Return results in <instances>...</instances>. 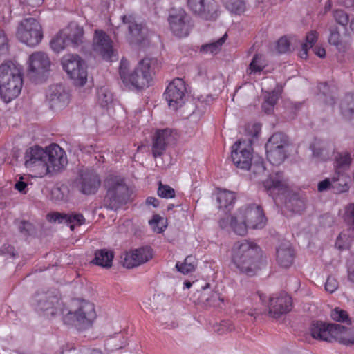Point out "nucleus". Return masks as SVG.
<instances>
[{"mask_svg": "<svg viewBox=\"0 0 354 354\" xmlns=\"http://www.w3.org/2000/svg\"><path fill=\"white\" fill-rule=\"evenodd\" d=\"M196 266V258L193 256H187L183 262L178 261L175 267L178 272L183 274H187L194 272Z\"/></svg>", "mask_w": 354, "mask_h": 354, "instance_id": "obj_37", "label": "nucleus"}, {"mask_svg": "<svg viewBox=\"0 0 354 354\" xmlns=\"http://www.w3.org/2000/svg\"><path fill=\"white\" fill-rule=\"evenodd\" d=\"M23 85L21 68L12 62L0 66V95L6 103L16 98Z\"/></svg>", "mask_w": 354, "mask_h": 354, "instance_id": "obj_2", "label": "nucleus"}, {"mask_svg": "<svg viewBox=\"0 0 354 354\" xmlns=\"http://www.w3.org/2000/svg\"><path fill=\"white\" fill-rule=\"evenodd\" d=\"M49 216L50 221L68 224L71 230H74L75 226L81 225L85 222L83 215L77 213L62 214L55 212L50 214Z\"/></svg>", "mask_w": 354, "mask_h": 354, "instance_id": "obj_26", "label": "nucleus"}, {"mask_svg": "<svg viewBox=\"0 0 354 354\" xmlns=\"http://www.w3.org/2000/svg\"><path fill=\"white\" fill-rule=\"evenodd\" d=\"M338 287V282L337 280L331 277H328L325 283V290L330 292H334Z\"/></svg>", "mask_w": 354, "mask_h": 354, "instance_id": "obj_58", "label": "nucleus"}, {"mask_svg": "<svg viewBox=\"0 0 354 354\" xmlns=\"http://www.w3.org/2000/svg\"><path fill=\"white\" fill-rule=\"evenodd\" d=\"M93 50L103 59L112 61L114 50L112 41L102 30H95L93 38Z\"/></svg>", "mask_w": 354, "mask_h": 354, "instance_id": "obj_20", "label": "nucleus"}, {"mask_svg": "<svg viewBox=\"0 0 354 354\" xmlns=\"http://www.w3.org/2000/svg\"><path fill=\"white\" fill-rule=\"evenodd\" d=\"M8 52L7 38L2 30L0 29V56Z\"/></svg>", "mask_w": 354, "mask_h": 354, "instance_id": "obj_60", "label": "nucleus"}, {"mask_svg": "<svg viewBox=\"0 0 354 354\" xmlns=\"http://www.w3.org/2000/svg\"><path fill=\"white\" fill-rule=\"evenodd\" d=\"M97 100L101 106L105 107L113 101V95L106 88H101L97 91Z\"/></svg>", "mask_w": 354, "mask_h": 354, "instance_id": "obj_46", "label": "nucleus"}, {"mask_svg": "<svg viewBox=\"0 0 354 354\" xmlns=\"http://www.w3.org/2000/svg\"><path fill=\"white\" fill-rule=\"evenodd\" d=\"M151 62L152 60L150 59H143L132 72L128 73L129 62L127 59H122L120 75L123 83L138 90L149 87L152 79Z\"/></svg>", "mask_w": 354, "mask_h": 354, "instance_id": "obj_3", "label": "nucleus"}, {"mask_svg": "<svg viewBox=\"0 0 354 354\" xmlns=\"http://www.w3.org/2000/svg\"><path fill=\"white\" fill-rule=\"evenodd\" d=\"M252 150L244 142L238 141L232 147L231 158L236 167L248 170L251 166Z\"/></svg>", "mask_w": 354, "mask_h": 354, "instance_id": "obj_14", "label": "nucleus"}, {"mask_svg": "<svg viewBox=\"0 0 354 354\" xmlns=\"http://www.w3.org/2000/svg\"><path fill=\"white\" fill-rule=\"evenodd\" d=\"M348 328L339 324L328 323L322 321H313L310 326V333L313 338L328 342H339L346 346L354 344V335L346 336Z\"/></svg>", "mask_w": 354, "mask_h": 354, "instance_id": "obj_4", "label": "nucleus"}, {"mask_svg": "<svg viewBox=\"0 0 354 354\" xmlns=\"http://www.w3.org/2000/svg\"><path fill=\"white\" fill-rule=\"evenodd\" d=\"M177 133L169 129L156 131L152 143L153 156L156 158L165 151L167 146L172 144L177 139Z\"/></svg>", "mask_w": 354, "mask_h": 354, "instance_id": "obj_15", "label": "nucleus"}, {"mask_svg": "<svg viewBox=\"0 0 354 354\" xmlns=\"http://www.w3.org/2000/svg\"><path fill=\"white\" fill-rule=\"evenodd\" d=\"M232 262L240 272L254 276L261 269L265 260L260 248L254 243L243 240L234 244L232 248Z\"/></svg>", "mask_w": 354, "mask_h": 354, "instance_id": "obj_1", "label": "nucleus"}, {"mask_svg": "<svg viewBox=\"0 0 354 354\" xmlns=\"http://www.w3.org/2000/svg\"><path fill=\"white\" fill-rule=\"evenodd\" d=\"M158 195L163 198H173L175 197V190L167 185H164L162 182L158 183Z\"/></svg>", "mask_w": 354, "mask_h": 354, "instance_id": "obj_49", "label": "nucleus"}, {"mask_svg": "<svg viewBox=\"0 0 354 354\" xmlns=\"http://www.w3.org/2000/svg\"><path fill=\"white\" fill-rule=\"evenodd\" d=\"M330 317L336 322H344L348 320V315L347 312L338 308L332 310Z\"/></svg>", "mask_w": 354, "mask_h": 354, "instance_id": "obj_54", "label": "nucleus"}, {"mask_svg": "<svg viewBox=\"0 0 354 354\" xmlns=\"http://www.w3.org/2000/svg\"><path fill=\"white\" fill-rule=\"evenodd\" d=\"M279 99V93L276 91L268 92L265 95L264 102L262 104V109L267 114L273 111L274 106Z\"/></svg>", "mask_w": 354, "mask_h": 354, "instance_id": "obj_40", "label": "nucleus"}, {"mask_svg": "<svg viewBox=\"0 0 354 354\" xmlns=\"http://www.w3.org/2000/svg\"><path fill=\"white\" fill-rule=\"evenodd\" d=\"M344 219L349 225L347 229H352L354 233V203H351L346 207Z\"/></svg>", "mask_w": 354, "mask_h": 354, "instance_id": "obj_52", "label": "nucleus"}, {"mask_svg": "<svg viewBox=\"0 0 354 354\" xmlns=\"http://www.w3.org/2000/svg\"><path fill=\"white\" fill-rule=\"evenodd\" d=\"M122 23L127 26L129 30V39L131 43H140L147 36V28L141 21L132 15L122 17Z\"/></svg>", "mask_w": 354, "mask_h": 354, "instance_id": "obj_19", "label": "nucleus"}, {"mask_svg": "<svg viewBox=\"0 0 354 354\" xmlns=\"http://www.w3.org/2000/svg\"><path fill=\"white\" fill-rule=\"evenodd\" d=\"M340 110L344 118L346 119L354 118V93L345 95L341 101Z\"/></svg>", "mask_w": 354, "mask_h": 354, "instance_id": "obj_34", "label": "nucleus"}, {"mask_svg": "<svg viewBox=\"0 0 354 354\" xmlns=\"http://www.w3.org/2000/svg\"><path fill=\"white\" fill-rule=\"evenodd\" d=\"M328 43L334 46L339 53H344L351 49L349 41L343 39L339 28L337 26L329 28Z\"/></svg>", "mask_w": 354, "mask_h": 354, "instance_id": "obj_27", "label": "nucleus"}, {"mask_svg": "<svg viewBox=\"0 0 354 354\" xmlns=\"http://www.w3.org/2000/svg\"><path fill=\"white\" fill-rule=\"evenodd\" d=\"M224 220L226 221V223H229L230 227L236 234L245 236L247 234V229L249 227L241 216L230 215L223 218V221Z\"/></svg>", "mask_w": 354, "mask_h": 354, "instance_id": "obj_31", "label": "nucleus"}, {"mask_svg": "<svg viewBox=\"0 0 354 354\" xmlns=\"http://www.w3.org/2000/svg\"><path fill=\"white\" fill-rule=\"evenodd\" d=\"M171 32L176 37H187L192 28L190 17L182 9H171L168 17Z\"/></svg>", "mask_w": 354, "mask_h": 354, "instance_id": "obj_9", "label": "nucleus"}, {"mask_svg": "<svg viewBox=\"0 0 354 354\" xmlns=\"http://www.w3.org/2000/svg\"><path fill=\"white\" fill-rule=\"evenodd\" d=\"M310 149L312 151L313 156L317 160L326 161L330 158V153L326 148L325 145L319 141L315 140L310 145Z\"/></svg>", "mask_w": 354, "mask_h": 354, "instance_id": "obj_36", "label": "nucleus"}, {"mask_svg": "<svg viewBox=\"0 0 354 354\" xmlns=\"http://www.w3.org/2000/svg\"><path fill=\"white\" fill-rule=\"evenodd\" d=\"M236 201V195L234 192L223 189V202L224 208L227 212H230Z\"/></svg>", "mask_w": 354, "mask_h": 354, "instance_id": "obj_44", "label": "nucleus"}, {"mask_svg": "<svg viewBox=\"0 0 354 354\" xmlns=\"http://www.w3.org/2000/svg\"><path fill=\"white\" fill-rule=\"evenodd\" d=\"M319 88L320 91H322V89L324 90L322 92V95L325 97V99L323 100L324 103L328 105H330V106L334 105L335 103L334 97L331 95H326L325 93V91H327L328 89V86L327 83L324 82V83L320 84L319 85Z\"/></svg>", "mask_w": 354, "mask_h": 354, "instance_id": "obj_57", "label": "nucleus"}, {"mask_svg": "<svg viewBox=\"0 0 354 354\" xmlns=\"http://www.w3.org/2000/svg\"><path fill=\"white\" fill-rule=\"evenodd\" d=\"M98 175L92 170L83 171L80 177V190L84 194H95L100 185Z\"/></svg>", "mask_w": 354, "mask_h": 354, "instance_id": "obj_25", "label": "nucleus"}, {"mask_svg": "<svg viewBox=\"0 0 354 354\" xmlns=\"http://www.w3.org/2000/svg\"><path fill=\"white\" fill-rule=\"evenodd\" d=\"M277 50L279 53H286L290 51V41L286 37H281L277 41Z\"/></svg>", "mask_w": 354, "mask_h": 354, "instance_id": "obj_56", "label": "nucleus"}, {"mask_svg": "<svg viewBox=\"0 0 354 354\" xmlns=\"http://www.w3.org/2000/svg\"><path fill=\"white\" fill-rule=\"evenodd\" d=\"M47 174L59 172L64 169L68 164L65 151L57 144H52L46 148Z\"/></svg>", "mask_w": 354, "mask_h": 354, "instance_id": "obj_11", "label": "nucleus"}, {"mask_svg": "<svg viewBox=\"0 0 354 354\" xmlns=\"http://www.w3.org/2000/svg\"><path fill=\"white\" fill-rule=\"evenodd\" d=\"M354 241V233L352 229L343 230L337 236L335 241V247L340 250L349 249Z\"/></svg>", "mask_w": 354, "mask_h": 354, "instance_id": "obj_33", "label": "nucleus"}, {"mask_svg": "<svg viewBox=\"0 0 354 354\" xmlns=\"http://www.w3.org/2000/svg\"><path fill=\"white\" fill-rule=\"evenodd\" d=\"M19 232L24 236L28 235L32 230V225L30 223L21 221L18 226Z\"/></svg>", "mask_w": 354, "mask_h": 354, "instance_id": "obj_59", "label": "nucleus"}, {"mask_svg": "<svg viewBox=\"0 0 354 354\" xmlns=\"http://www.w3.org/2000/svg\"><path fill=\"white\" fill-rule=\"evenodd\" d=\"M286 207L293 212H300L304 208V203L297 195H293L286 201Z\"/></svg>", "mask_w": 354, "mask_h": 354, "instance_id": "obj_43", "label": "nucleus"}, {"mask_svg": "<svg viewBox=\"0 0 354 354\" xmlns=\"http://www.w3.org/2000/svg\"><path fill=\"white\" fill-rule=\"evenodd\" d=\"M29 177L27 176H20L15 184V189L21 194H26L28 192V187L31 183H28Z\"/></svg>", "mask_w": 354, "mask_h": 354, "instance_id": "obj_50", "label": "nucleus"}, {"mask_svg": "<svg viewBox=\"0 0 354 354\" xmlns=\"http://www.w3.org/2000/svg\"><path fill=\"white\" fill-rule=\"evenodd\" d=\"M189 8L196 15L206 20L217 17V4L214 0H187Z\"/></svg>", "mask_w": 354, "mask_h": 354, "instance_id": "obj_17", "label": "nucleus"}, {"mask_svg": "<svg viewBox=\"0 0 354 354\" xmlns=\"http://www.w3.org/2000/svg\"><path fill=\"white\" fill-rule=\"evenodd\" d=\"M153 230L157 233L162 232L166 228V224L164 218L158 214L153 215L151 220L149 221Z\"/></svg>", "mask_w": 354, "mask_h": 354, "instance_id": "obj_48", "label": "nucleus"}, {"mask_svg": "<svg viewBox=\"0 0 354 354\" xmlns=\"http://www.w3.org/2000/svg\"><path fill=\"white\" fill-rule=\"evenodd\" d=\"M221 50V38L216 41L202 45L200 48V53L203 55H214Z\"/></svg>", "mask_w": 354, "mask_h": 354, "instance_id": "obj_42", "label": "nucleus"}, {"mask_svg": "<svg viewBox=\"0 0 354 354\" xmlns=\"http://www.w3.org/2000/svg\"><path fill=\"white\" fill-rule=\"evenodd\" d=\"M113 253L106 249L98 250L95 253L93 262L103 268H110L112 266Z\"/></svg>", "mask_w": 354, "mask_h": 354, "instance_id": "obj_35", "label": "nucleus"}, {"mask_svg": "<svg viewBox=\"0 0 354 354\" xmlns=\"http://www.w3.org/2000/svg\"><path fill=\"white\" fill-rule=\"evenodd\" d=\"M28 75L32 77L44 75L49 69L50 62L48 56L44 52H35L29 56Z\"/></svg>", "mask_w": 354, "mask_h": 354, "instance_id": "obj_16", "label": "nucleus"}, {"mask_svg": "<svg viewBox=\"0 0 354 354\" xmlns=\"http://www.w3.org/2000/svg\"><path fill=\"white\" fill-rule=\"evenodd\" d=\"M313 50L314 53L320 58H324L326 56V50L322 47L315 46Z\"/></svg>", "mask_w": 354, "mask_h": 354, "instance_id": "obj_63", "label": "nucleus"}, {"mask_svg": "<svg viewBox=\"0 0 354 354\" xmlns=\"http://www.w3.org/2000/svg\"><path fill=\"white\" fill-rule=\"evenodd\" d=\"M333 18L337 24H339L346 30L348 24L350 22L348 15L343 10H337L333 12ZM348 35L346 31L345 35Z\"/></svg>", "mask_w": 354, "mask_h": 354, "instance_id": "obj_47", "label": "nucleus"}, {"mask_svg": "<svg viewBox=\"0 0 354 354\" xmlns=\"http://www.w3.org/2000/svg\"><path fill=\"white\" fill-rule=\"evenodd\" d=\"M71 46L64 30L59 32L50 41L52 49L59 53L64 50L66 46Z\"/></svg>", "mask_w": 354, "mask_h": 354, "instance_id": "obj_38", "label": "nucleus"}, {"mask_svg": "<svg viewBox=\"0 0 354 354\" xmlns=\"http://www.w3.org/2000/svg\"><path fill=\"white\" fill-rule=\"evenodd\" d=\"M63 30L68 39L70 45L77 46L84 41L83 28L76 23L69 24L68 27Z\"/></svg>", "mask_w": 354, "mask_h": 354, "instance_id": "obj_29", "label": "nucleus"}, {"mask_svg": "<svg viewBox=\"0 0 354 354\" xmlns=\"http://www.w3.org/2000/svg\"><path fill=\"white\" fill-rule=\"evenodd\" d=\"M96 317L93 304L87 301L79 302L77 308L70 310L64 317V322L80 329L90 326Z\"/></svg>", "mask_w": 354, "mask_h": 354, "instance_id": "obj_6", "label": "nucleus"}, {"mask_svg": "<svg viewBox=\"0 0 354 354\" xmlns=\"http://www.w3.org/2000/svg\"><path fill=\"white\" fill-rule=\"evenodd\" d=\"M262 55H255L250 64V69L252 72H260L266 66L265 64L262 61Z\"/></svg>", "mask_w": 354, "mask_h": 354, "instance_id": "obj_53", "label": "nucleus"}, {"mask_svg": "<svg viewBox=\"0 0 354 354\" xmlns=\"http://www.w3.org/2000/svg\"><path fill=\"white\" fill-rule=\"evenodd\" d=\"M186 86L181 78L173 80L167 86L164 97L168 106L173 110L181 107L185 102Z\"/></svg>", "mask_w": 354, "mask_h": 354, "instance_id": "obj_10", "label": "nucleus"}, {"mask_svg": "<svg viewBox=\"0 0 354 354\" xmlns=\"http://www.w3.org/2000/svg\"><path fill=\"white\" fill-rule=\"evenodd\" d=\"M106 195L104 205L109 209L117 210L129 199V188L123 178L115 175H109L104 180Z\"/></svg>", "mask_w": 354, "mask_h": 354, "instance_id": "obj_5", "label": "nucleus"}, {"mask_svg": "<svg viewBox=\"0 0 354 354\" xmlns=\"http://www.w3.org/2000/svg\"><path fill=\"white\" fill-rule=\"evenodd\" d=\"M352 162V158L351 153L348 151H344L341 153H337L335 156V174L333 176V181H342L344 186L339 192H344L346 190L344 187H346V183L345 180V176L344 174V171L348 169Z\"/></svg>", "mask_w": 354, "mask_h": 354, "instance_id": "obj_24", "label": "nucleus"}, {"mask_svg": "<svg viewBox=\"0 0 354 354\" xmlns=\"http://www.w3.org/2000/svg\"><path fill=\"white\" fill-rule=\"evenodd\" d=\"M34 301L38 310L46 311L53 308L57 303V298L48 294H38L35 296Z\"/></svg>", "mask_w": 354, "mask_h": 354, "instance_id": "obj_32", "label": "nucleus"}, {"mask_svg": "<svg viewBox=\"0 0 354 354\" xmlns=\"http://www.w3.org/2000/svg\"><path fill=\"white\" fill-rule=\"evenodd\" d=\"M45 159L46 149L39 147H30L25 153V166L40 176L46 175L48 167Z\"/></svg>", "mask_w": 354, "mask_h": 354, "instance_id": "obj_12", "label": "nucleus"}, {"mask_svg": "<svg viewBox=\"0 0 354 354\" xmlns=\"http://www.w3.org/2000/svg\"><path fill=\"white\" fill-rule=\"evenodd\" d=\"M289 146L288 138L283 133L277 132L274 133L268 140L265 145L266 149L286 150Z\"/></svg>", "mask_w": 354, "mask_h": 354, "instance_id": "obj_30", "label": "nucleus"}, {"mask_svg": "<svg viewBox=\"0 0 354 354\" xmlns=\"http://www.w3.org/2000/svg\"><path fill=\"white\" fill-rule=\"evenodd\" d=\"M64 70L75 85L82 86L87 80V71L84 62L77 55L67 54L62 59Z\"/></svg>", "mask_w": 354, "mask_h": 354, "instance_id": "obj_7", "label": "nucleus"}, {"mask_svg": "<svg viewBox=\"0 0 354 354\" xmlns=\"http://www.w3.org/2000/svg\"><path fill=\"white\" fill-rule=\"evenodd\" d=\"M277 261L284 268L290 267L294 261L295 252L289 243H283L277 249Z\"/></svg>", "mask_w": 354, "mask_h": 354, "instance_id": "obj_28", "label": "nucleus"}, {"mask_svg": "<svg viewBox=\"0 0 354 354\" xmlns=\"http://www.w3.org/2000/svg\"><path fill=\"white\" fill-rule=\"evenodd\" d=\"M151 258V249L148 246L141 247L126 253L123 266L127 268H132L147 262Z\"/></svg>", "mask_w": 354, "mask_h": 354, "instance_id": "obj_21", "label": "nucleus"}, {"mask_svg": "<svg viewBox=\"0 0 354 354\" xmlns=\"http://www.w3.org/2000/svg\"><path fill=\"white\" fill-rule=\"evenodd\" d=\"M310 48V47H308V44H301V49L299 52V57L301 58V59H306L307 57H308V50Z\"/></svg>", "mask_w": 354, "mask_h": 354, "instance_id": "obj_62", "label": "nucleus"}, {"mask_svg": "<svg viewBox=\"0 0 354 354\" xmlns=\"http://www.w3.org/2000/svg\"><path fill=\"white\" fill-rule=\"evenodd\" d=\"M263 186L270 194L273 193L283 194L288 189V178L281 171H273L268 178L263 181Z\"/></svg>", "mask_w": 354, "mask_h": 354, "instance_id": "obj_23", "label": "nucleus"}, {"mask_svg": "<svg viewBox=\"0 0 354 354\" xmlns=\"http://www.w3.org/2000/svg\"><path fill=\"white\" fill-rule=\"evenodd\" d=\"M49 106L53 110H60L65 108L69 103L70 94L62 84L51 85L46 95Z\"/></svg>", "mask_w": 354, "mask_h": 354, "instance_id": "obj_13", "label": "nucleus"}, {"mask_svg": "<svg viewBox=\"0 0 354 354\" xmlns=\"http://www.w3.org/2000/svg\"><path fill=\"white\" fill-rule=\"evenodd\" d=\"M348 279L354 282V261L350 265L348 269Z\"/></svg>", "mask_w": 354, "mask_h": 354, "instance_id": "obj_64", "label": "nucleus"}, {"mask_svg": "<svg viewBox=\"0 0 354 354\" xmlns=\"http://www.w3.org/2000/svg\"><path fill=\"white\" fill-rule=\"evenodd\" d=\"M317 35L315 30H312L308 32L306 36V42L304 44H308V47L312 48L313 44L317 41Z\"/></svg>", "mask_w": 354, "mask_h": 354, "instance_id": "obj_61", "label": "nucleus"}, {"mask_svg": "<svg viewBox=\"0 0 354 354\" xmlns=\"http://www.w3.org/2000/svg\"><path fill=\"white\" fill-rule=\"evenodd\" d=\"M225 8L231 12L241 14L245 8L243 0H225Z\"/></svg>", "mask_w": 354, "mask_h": 354, "instance_id": "obj_45", "label": "nucleus"}, {"mask_svg": "<svg viewBox=\"0 0 354 354\" xmlns=\"http://www.w3.org/2000/svg\"><path fill=\"white\" fill-rule=\"evenodd\" d=\"M267 158L273 165H279L287 157L286 150L266 149Z\"/></svg>", "mask_w": 354, "mask_h": 354, "instance_id": "obj_39", "label": "nucleus"}, {"mask_svg": "<svg viewBox=\"0 0 354 354\" xmlns=\"http://www.w3.org/2000/svg\"><path fill=\"white\" fill-rule=\"evenodd\" d=\"M337 182L338 181H335V183H333V177L331 178V180L329 178H326L322 181H320L318 183V186H317L318 191L324 192V191L328 189L330 187H332L333 188H335L337 187V185H342V184H344V183H342V181H341V183H337Z\"/></svg>", "mask_w": 354, "mask_h": 354, "instance_id": "obj_55", "label": "nucleus"}, {"mask_svg": "<svg viewBox=\"0 0 354 354\" xmlns=\"http://www.w3.org/2000/svg\"><path fill=\"white\" fill-rule=\"evenodd\" d=\"M292 304V298L284 292L276 297H270L268 305L269 314L273 317H279L290 311Z\"/></svg>", "mask_w": 354, "mask_h": 354, "instance_id": "obj_22", "label": "nucleus"}, {"mask_svg": "<svg viewBox=\"0 0 354 354\" xmlns=\"http://www.w3.org/2000/svg\"><path fill=\"white\" fill-rule=\"evenodd\" d=\"M261 124L258 122L248 123L246 124L245 128V134L249 137V142L252 144L255 140H258V138L261 133Z\"/></svg>", "mask_w": 354, "mask_h": 354, "instance_id": "obj_41", "label": "nucleus"}, {"mask_svg": "<svg viewBox=\"0 0 354 354\" xmlns=\"http://www.w3.org/2000/svg\"><path fill=\"white\" fill-rule=\"evenodd\" d=\"M240 214L249 227L261 229L266 224V219L260 205L252 204L244 209H241Z\"/></svg>", "mask_w": 354, "mask_h": 354, "instance_id": "obj_18", "label": "nucleus"}, {"mask_svg": "<svg viewBox=\"0 0 354 354\" xmlns=\"http://www.w3.org/2000/svg\"><path fill=\"white\" fill-rule=\"evenodd\" d=\"M17 38L29 46H35L43 37L40 24L33 18L22 20L17 32Z\"/></svg>", "mask_w": 354, "mask_h": 354, "instance_id": "obj_8", "label": "nucleus"}, {"mask_svg": "<svg viewBox=\"0 0 354 354\" xmlns=\"http://www.w3.org/2000/svg\"><path fill=\"white\" fill-rule=\"evenodd\" d=\"M249 169H251L254 177L266 176V167L262 160L255 161L253 163L251 162Z\"/></svg>", "mask_w": 354, "mask_h": 354, "instance_id": "obj_51", "label": "nucleus"}]
</instances>
